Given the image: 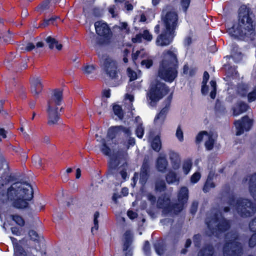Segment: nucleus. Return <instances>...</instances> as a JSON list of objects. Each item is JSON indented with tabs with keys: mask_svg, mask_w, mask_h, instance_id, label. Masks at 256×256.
Wrapping results in <instances>:
<instances>
[{
	"mask_svg": "<svg viewBox=\"0 0 256 256\" xmlns=\"http://www.w3.org/2000/svg\"><path fill=\"white\" fill-rule=\"evenodd\" d=\"M246 181H248L250 192H256V173L246 177Z\"/></svg>",
	"mask_w": 256,
	"mask_h": 256,
	"instance_id": "obj_27",
	"label": "nucleus"
},
{
	"mask_svg": "<svg viewBox=\"0 0 256 256\" xmlns=\"http://www.w3.org/2000/svg\"><path fill=\"white\" fill-rule=\"evenodd\" d=\"M101 64L102 70L110 79L114 81L119 79L118 64L114 60L108 56L104 55L102 57Z\"/></svg>",
	"mask_w": 256,
	"mask_h": 256,
	"instance_id": "obj_8",
	"label": "nucleus"
},
{
	"mask_svg": "<svg viewBox=\"0 0 256 256\" xmlns=\"http://www.w3.org/2000/svg\"><path fill=\"white\" fill-rule=\"evenodd\" d=\"M168 166V162L165 156H160L156 162V168L158 170L164 173L167 168Z\"/></svg>",
	"mask_w": 256,
	"mask_h": 256,
	"instance_id": "obj_22",
	"label": "nucleus"
},
{
	"mask_svg": "<svg viewBox=\"0 0 256 256\" xmlns=\"http://www.w3.org/2000/svg\"><path fill=\"white\" fill-rule=\"evenodd\" d=\"M232 56L236 62L240 61L242 58L241 52H237L236 50H235L234 48L232 50Z\"/></svg>",
	"mask_w": 256,
	"mask_h": 256,
	"instance_id": "obj_47",
	"label": "nucleus"
},
{
	"mask_svg": "<svg viewBox=\"0 0 256 256\" xmlns=\"http://www.w3.org/2000/svg\"><path fill=\"white\" fill-rule=\"evenodd\" d=\"M168 155L173 169L175 170L178 169L180 164V160L178 154L173 151H170Z\"/></svg>",
	"mask_w": 256,
	"mask_h": 256,
	"instance_id": "obj_23",
	"label": "nucleus"
},
{
	"mask_svg": "<svg viewBox=\"0 0 256 256\" xmlns=\"http://www.w3.org/2000/svg\"><path fill=\"white\" fill-rule=\"evenodd\" d=\"M200 174L199 172H196L191 176L190 182L192 183H196L200 180Z\"/></svg>",
	"mask_w": 256,
	"mask_h": 256,
	"instance_id": "obj_57",
	"label": "nucleus"
},
{
	"mask_svg": "<svg viewBox=\"0 0 256 256\" xmlns=\"http://www.w3.org/2000/svg\"><path fill=\"white\" fill-rule=\"evenodd\" d=\"M160 65L178 68V60L176 54L170 50H168L164 54V58Z\"/></svg>",
	"mask_w": 256,
	"mask_h": 256,
	"instance_id": "obj_17",
	"label": "nucleus"
},
{
	"mask_svg": "<svg viewBox=\"0 0 256 256\" xmlns=\"http://www.w3.org/2000/svg\"><path fill=\"white\" fill-rule=\"evenodd\" d=\"M249 227L252 231L256 232V216L250 222Z\"/></svg>",
	"mask_w": 256,
	"mask_h": 256,
	"instance_id": "obj_60",
	"label": "nucleus"
},
{
	"mask_svg": "<svg viewBox=\"0 0 256 256\" xmlns=\"http://www.w3.org/2000/svg\"><path fill=\"white\" fill-rule=\"evenodd\" d=\"M142 38L148 41H150L152 38V36L148 30H144L142 34Z\"/></svg>",
	"mask_w": 256,
	"mask_h": 256,
	"instance_id": "obj_54",
	"label": "nucleus"
},
{
	"mask_svg": "<svg viewBox=\"0 0 256 256\" xmlns=\"http://www.w3.org/2000/svg\"><path fill=\"white\" fill-rule=\"evenodd\" d=\"M34 193H2V200L3 202L14 201L13 206L18 209L28 207V201L33 198Z\"/></svg>",
	"mask_w": 256,
	"mask_h": 256,
	"instance_id": "obj_6",
	"label": "nucleus"
},
{
	"mask_svg": "<svg viewBox=\"0 0 256 256\" xmlns=\"http://www.w3.org/2000/svg\"><path fill=\"white\" fill-rule=\"evenodd\" d=\"M155 190L163 192L166 190V184L164 180L158 178L155 182Z\"/></svg>",
	"mask_w": 256,
	"mask_h": 256,
	"instance_id": "obj_34",
	"label": "nucleus"
},
{
	"mask_svg": "<svg viewBox=\"0 0 256 256\" xmlns=\"http://www.w3.org/2000/svg\"><path fill=\"white\" fill-rule=\"evenodd\" d=\"M248 104L244 102H240L238 104V108H232L233 115L238 116L248 110Z\"/></svg>",
	"mask_w": 256,
	"mask_h": 256,
	"instance_id": "obj_30",
	"label": "nucleus"
},
{
	"mask_svg": "<svg viewBox=\"0 0 256 256\" xmlns=\"http://www.w3.org/2000/svg\"><path fill=\"white\" fill-rule=\"evenodd\" d=\"M166 179L168 184H172L179 181L177 174L170 170L166 176Z\"/></svg>",
	"mask_w": 256,
	"mask_h": 256,
	"instance_id": "obj_31",
	"label": "nucleus"
},
{
	"mask_svg": "<svg viewBox=\"0 0 256 256\" xmlns=\"http://www.w3.org/2000/svg\"><path fill=\"white\" fill-rule=\"evenodd\" d=\"M211 86V92L210 93V98L214 99L216 96V84L214 80H211L210 82Z\"/></svg>",
	"mask_w": 256,
	"mask_h": 256,
	"instance_id": "obj_42",
	"label": "nucleus"
},
{
	"mask_svg": "<svg viewBox=\"0 0 256 256\" xmlns=\"http://www.w3.org/2000/svg\"><path fill=\"white\" fill-rule=\"evenodd\" d=\"M190 1V0H182V5L184 11H186L188 7Z\"/></svg>",
	"mask_w": 256,
	"mask_h": 256,
	"instance_id": "obj_64",
	"label": "nucleus"
},
{
	"mask_svg": "<svg viewBox=\"0 0 256 256\" xmlns=\"http://www.w3.org/2000/svg\"><path fill=\"white\" fill-rule=\"evenodd\" d=\"M169 106L170 104H166L155 118L154 122L156 124L161 125L163 123L168 112Z\"/></svg>",
	"mask_w": 256,
	"mask_h": 256,
	"instance_id": "obj_24",
	"label": "nucleus"
},
{
	"mask_svg": "<svg viewBox=\"0 0 256 256\" xmlns=\"http://www.w3.org/2000/svg\"><path fill=\"white\" fill-rule=\"evenodd\" d=\"M234 124L236 129V134L240 136L243 134L244 130L248 131L250 130L252 124V121L246 116L241 120L236 121Z\"/></svg>",
	"mask_w": 256,
	"mask_h": 256,
	"instance_id": "obj_14",
	"label": "nucleus"
},
{
	"mask_svg": "<svg viewBox=\"0 0 256 256\" xmlns=\"http://www.w3.org/2000/svg\"><path fill=\"white\" fill-rule=\"evenodd\" d=\"M156 251L159 254H162L164 252V248L160 244H156L154 245Z\"/></svg>",
	"mask_w": 256,
	"mask_h": 256,
	"instance_id": "obj_62",
	"label": "nucleus"
},
{
	"mask_svg": "<svg viewBox=\"0 0 256 256\" xmlns=\"http://www.w3.org/2000/svg\"><path fill=\"white\" fill-rule=\"evenodd\" d=\"M58 18L57 16H56V17H52L51 18H50V19H44V22L40 24V25L38 27V26H35L36 28H46V26H47L51 22H52L54 21L56 18Z\"/></svg>",
	"mask_w": 256,
	"mask_h": 256,
	"instance_id": "obj_44",
	"label": "nucleus"
},
{
	"mask_svg": "<svg viewBox=\"0 0 256 256\" xmlns=\"http://www.w3.org/2000/svg\"><path fill=\"white\" fill-rule=\"evenodd\" d=\"M136 134L138 138H142L144 134V127L142 126V123H139L138 124L136 130Z\"/></svg>",
	"mask_w": 256,
	"mask_h": 256,
	"instance_id": "obj_39",
	"label": "nucleus"
},
{
	"mask_svg": "<svg viewBox=\"0 0 256 256\" xmlns=\"http://www.w3.org/2000/svg\"><path fill=\"white\" fill-rule=\"evenodd\" d=\"M236 210L240 217L248 218L256 212V204L248 199H240L236 202Z\"/></svg>",
	"mask_w": 256,
	"mask_h": 256,
	"instance_id": "obj_9",
	"label": "nucleus"
},
{
	"mask_svg": "<svg viewBox=\"0 0 256 256\" xmlns=\"http://www.w3.org/2000/svg\"><path fill=\"white\" fill-rule=\"evenodd\" d=\"M254 16L252 12L242 5L239 9V18L238 24L228 30V34L234 38H250L252 40L255 35Z\"/></svg>",
	"mask_w": 256,
	"mask_h": 256,
	"instance_id": "obj_2",
	"label": "nucleus"
},
{
	"mask_svg": "<svg viewBox=\"0 0 256 256\" xmlns=\"http://www.w3.org/2000/svg\"><path fill=\"white\" fill-rule=\"evenodd\" d=\"M46 42L48 44V47L50 49H53L54 45L58 44V41L55 38L48 36L46 39Z\"/></svg>",
	"mask_w": 256,
	"mask_h": 256,
	"instance_id": "obj_38",
	"label": "nucleus"
},
{
	"mask_svg": "<svg viewBox=\"0 0 256 256\" xmlns=\"http://www.w3.org/2000/svg\"><path fill=\"white\" fill-rule=\"evenodd\" d=\"M126 194H122L120 193H114L112 196V200L116 203H118V200L122 198L124 196H126Z\"/></svg>",
	"mask_w": 256,
	"mask_h": 256,
	"instance_id": "obj_50",
	"label": "nucleus"
},
{
	"mask_svg": "<svg viewBox=\"0 0 256 256\" xmlns=\"http://www.w3.org/2000/svg\"><path fill=\"white\" fill-rule=\"evenodd\" d=\"M177 69L160 64L158 72V76L166 82H172L177 77Z\"/></svg>",
	"mask_w": 256,
	"mask_h": 256,
	"instance_id": "obj_11",
	"label": "nucleus"
},
{
	"mask_svg": "<svg viewBox=\"0 0 256 256\" xmlns=\"http://www.w3.org/2000/svg\"><path fill=\"white\" fill-rule=\"evenodd\" d=\"M178 14L174 11L162 12V21L164 24V30L175 32L178 24Z\"/></svg>",
	"mask_w": 256,
	"mask_h": 256,
	"instance_id": "obj_10",
	"label": "nucleus"
},
{
	"mask_svg": "<svg viewBox=\"0 0 256 256\" xmlns=\"http://www.w3.org/2000/svg\"><path fill=\"white\" fill-rule=\"evenodd\" d=\"M201 236L199 234H196L194 236V242L196 246L199 247L200 244Z\"/></svg>",
	"mask_w": 256,
	"mask_h": 256,
	"instance_id": "obj_58",
	"label": "nucleus"
},
{
	"mask_svg": "<svg viewBox=\"0 0 256 256\" xmlns=\"http://www.w3.org/2000/svg\"><path fill=\"white\" fill-rule=\"evenodd\" d=\"M100 216V213L98 212H96L94 215V226L92 227L91 229L92 232H93L94 229L96 230H98V218Z\"/></svg>",
	"mask_w": 256,
	"mask_h": 256,
	"instance_id": "obj_46",
	"label": "nucleus"
},
{
	"mask_svg": "<svg viewBox=\"0 0 256 256\" xmlns=\"http://www.w3.org/2000/svg\"><path fill=\"white\" fill-rule=\"evenodd\" d=\"M216 111L219 114H223L226 112V108L220 102L216 101L215 106Z\"/></svg>",
	"mask_w": 256,
	"mask_h": 256,
	"instance_id": "obj_43",
	"label": "nucleus"
},
{
	"mask_svg": "<svg viewBox=\"0 0 256 256\" xmlns=\"http://www.w3.org/2000/svg\"><path fill=\"white\" fill-rule=\"evenodd\" d=\"M58 108L52 106L50 104L47 106L46 112L48 114V124L49 126L56 124L60 118V113L58 112Z\"/></svg>",
	"mask_w": 256,
	"mask_h": 256,
	"instance_id": "obj_16",
	"label": "nucleus"
},
{
	"mask_svg": "<svg viewBox=\"0 0 256 256\" xmlns=\"http://www.w3.org/2000/svg\"><path fill=\"white\" fill-rule=\"evenodd\" d=\"M95 70V67L94 65H86L82 69L84 72L86 74H92Z\"/></svg>",
	"mask_w": 256,
	"mask_h": 256,
	"instance_id": "obj_48",
	"label": "nucleus"
},
{
	"mask_svg": "<svg viewBox=\"0 0 256 256\" xmlns=\"http://www.w3.org/2000/svg\"><path fill=\"white\" fill-rule=\"evenodd\" d=\"M128 76L130 78V81H132L136 78L137 74L135 72L133 71L130 68H128Z\"/></svg>",
	"mask_w": 256,
	"mask_h": 256,
	"instance_id": "obj_52",
	"label": "nucleus"
},
{
	"mask_svg": "<svg viewBox=\"0 0 256 256\" xmlns=\"http://www.w3.org/2000/svg\"><path fill=\"white\" fill-rule=\"evenodd\" d=\"M174 34V32L164 29L162 34L158 36L156 40V44L161 46L169 45L172 41Z\"/></svg>",
	"mask_w": 256,
	"mask_h": 256,
	"instance_id": "obj_15",
	"label": "nucleus"
},
{
	"mask_svg": "<svg viewBox=\"0 0 256 256\" xmlns=\"http://www.w3.org/2000/svg\"><path fill=\"white\" fill-rule=\"evenodd\" d=\"M94 26L96 32L98 36L109 38L110 30L106 24L96 22L94 24Z\"/></svg>",
	"mask_w": 256,
	"mask_h": 256,
	"instance_id": "obj_19",
	"label": "nucleus"
},
{
	"mask_svg": "<svg viewBox=\"0 0 256 256\" xmlns=\"http://www.w3.org/2000/svg\"><path fill=\"white\" fill-rule=\"evenodd\" d=\"M188 199V193H178V202L171 204L169 197L166 194H164L159 197L157 204L160 208H168L170 210H173L176 212H179L184 208Z\"/></svg>",
	"mask_w": 256,
	"mask_h": 256,
	"instance_id": "obj_5",
	"label": "nucleus"
},
{
	"mask_svg": "<svg viewBox=\"0 0 256 256\" xmlns=\"http://www.w3.org/2000/svg\"><path fill=\"white\" fill-rule=\"evenodd\" d=\"M214 173L210 172L208 176L206 181L204 184L203 190L206 192L212 190L215 187V184L212 182Z\"/></svg>",
	"mask_w": 256,
	"mask_h": 256,
	"instance_id": "obj_29",
	"label": "nucleus"
},
{
	"mask_svg": "<svg viewBox=\"0 0 256 256\" xmlns=\"http://www.w3.org/2000/svg\"><path fill=\"white\" fill-rule=\"evenodd\" d=\"M238 240L239 235L236 232L232 231L226 234L223 248L224 256H242L244 246Z\"/></svg>",
	"mask_w": 256,
	"mask_h": 256,
	"instance_id": "obj_3",
	"label": "nucleus"
},
{
	"mask_svg": "<svg viewBox=\"0 0 256 256\" xmlns=\"http://www.w3.org/2000/svg\"><path fill=\"white\" fill-rule=\"evenodd\" d=\"M214 253V248L210 244L204 246L198 252L197 256H212Z\"/></svg>",
	"mask_w": 256,
	"mask_h": 256,
	"instance_id": "obj_26",
	"label": "nucleus"
},
{
	"mask_svg": "<svg viewBox=\"0 0 256 256\" xmlns=\"http://www.w3.org/2000/svg\"><path fill=\"white\" fill-rule=\"evenodd\" d=\"M10 238L14 245V256H28L23 248L16 242L17 240L14 238Z\"/></svg>",
	"mask_w": 256,
	"mask_h": 256,
	"instance_id": "obj_25",
	"label": "nucleus"
},
{
	"mask_svg": "<svg viewBox=\"0 0 256 256\" xmlns=\"http://www.w3.org/2000/svg\"><path fill=\"white\" fill-rule=\"evenodd\" d=\"M41 190L35 184L32 185L26 182H16L13 183L8 188V192H38Z\"/></svg>",
	"mask_w": 256,
	"mask_h": 256,
	"instance_id": "obj_12",
	"label": "nucleus"
},
{
	"mask_svg": "<svg viewBox=\"0 0 256 256\" xmlns=\"http://www.w3.org/2000/svg\"><path fill=\"white\" fill-rule=\"evenodd\" d=\"M62 100V90L60 89H54L52 91L50 98L47 102V106L50 104L52 106H57L60 105Z\"/></svg>",
	"mask_w": 256,
	"mask_h": 256,
	"instance_id": "obj_18",
	"label": "nucleus"
},
{
	"mask_svg": "<svg viewBox=\"0 0 256 256\" xmlns=\"http://www.w3.org/2000/svg\"><path fill=\"white\" fill-rule=\"evenodd\" d=\"M206 140L205 142V146L208 150H211L214 147V144L215 141L216 136L212 133H208L204 132Z\"/></svg>",
	"mask_w": 256,
	"mask_h": 256,
	"instance_id": "obj_28",
	"label": "nucleus"
},
{
	"mask_svg": "<svg viewBox=\"0 0 256 256\" xmlns=\"http://www.w3.org/2000/svg\"><path fill=\"white\" fill-rule=\"evenodd\" d=\"M142 34H139L136 36L134 38H132V41L133 42H140L142 40Z\"/></svg>",
	"mask_w": 256,
	"mask_h": 256,
	"instance_id": "obj_63",
	"label": "nucleus"
},
{
	"mask_svg": "<svg viewBox=\"0 0 256 256\" xmlns=\"http://www.w3.org/2000/svg\"><path fill=\"white\" fill-rule=\"evenodd\" d=\"M12 220L16 222V223L20 226H23L24 225V220L22 218L18 215H11Z\"/></svg>",
	"mask_w": 256,
	"mask_h": 256,
	"instance_id": "obj_40",
	"label": "nucleus"
},
{
	"mask_svg": "<svg viewBox=\"0 0 256 256\" xmlns=\"http://www.w3.org/2000/svg\"><path fill=\"white\" fill-rule=\"evenodd\" d=\"M121 132H122L125 135L128 136H130L132 134V132L130 128L124 127L122 126H118L110 127L108 129L106 137L108 138L111 140L113 143L116 144V140H114Z\"/></svg>",
	"mask_w": 256,
	"mask_h": 256,
	"instance_id": "obj_13",
	"label": "nucleus"
},
{
	"mask_svg": "<svg viewBox=\"0 0 256 256\" xmlns=\"http://www.w3.org/2000/svg\"><path fill=\"white\" fill-rule=\"evenodd\" d=\"M176 136L180 141H182L183 140V132L181 130L180 126H178L177 128Z\"/></svg>",
	"mask_w": 256,
	"mask_h": 256,
	"instance_id": "obj_61",
	"label": "nucleus"
},
{
	"mask_svg": "<svg viewBox=\"0 0 256 256\" xmlns=\"http://www.w3.org/2000/svg\"><path fill=\"white\" fill-rule=\"evenodd\" d=\"M152 148L156 152H159L161 148L162 144L160 138L158 136H156L152 142Z\"/></svg>",
	"mask_w": 256,
	"mask_h": 256,
	"instance_id": "obj_36",
	"label": "nucleus"
},
{
	"mask_svg": "<svg viewBox=\"0 0 256 256\" xmlns=\"http://www.w3.org/2000/svg\"><path fill=\"white\" fill-rule=\"evenodd\" d=\"M28 235L32 240L34 241H38V240L39 236L36 231L34 230H30Z\"/></svg>",
	"mask_w": 256,
	"mask_h": 256,
	"instance_id": "obj_49",
	"label": "nucleus"
},
{
	"mask_svg": "<svg viewBox=\"0 0 256 256\" xmlns=\"http://www.w3.org/2000/svg\"><path fill=\"white\" fill-rule=\"evenodd\" d=\"M15 180V178L14 176L12 175H8V174L2 175L0 177V189H2V188L4 186V184L8 182H12Z\"/></svg>",
	"mask_w": 256,
	"mask_h": 256,
	"instance_id": "obj_35",
	"label": "nucleus"
},
{
	"mask_svg": "<svg viewBox=\"0 0 256 256\" xmlns=\"http://www.w3.org/2000/svg\"><path fill=\"white\" fill-rule=\"evenodd\" d=\"M113 110L116 115L120 119H122L124 117V113L121 107L118 105H114L113 106Z\"/></svg>",
	"mask_w": 256,
	"mask_h": 256,
	"instance_id": "obj_41",
	"label": "nucleus"
},
{
	"mask_svg": "<svg viewBox=\"0 0 256 256\" xmlns=\"http://www.w3.org/2000/svg\"><path fill=\"white\" fill-rule=\"evenodd\" d=\"M51 0H44L41 4H40L36 8L37 10L43 12L47 10L50 8V4Z\"/></svg>",
	"mask_w": 256,
	"mask_h": 256,
	"instance_id": "obj_37",
	"label": "nucleus"
},
{
	"mask_svg": "<svg viewBox=\"0 0 256 256\" xmlns=\"http://www.w3.org/2000/svg\"><path fill=\"white\" fill-rule=\"evenodd\" d=\"M208 227L212 234L218 236L222 232L226 231L230 226V223L220 214L214 215L211 220H206Z\"/></svg>",
	"mask_w": 256,
	"mask_h": 256,
	"instance_id": "obj_7",
	"label": "nucleus"
},
{
	"mask_svg": "<svg viewBox=\"0 0 256 256\" xmlns=\"http://www.w3.org/2000/svg\"><path fill=\"white\" fill-rule=\"evenodd\" d=\"M105 38H102L97 37L94 42L95 44L102 46L103 44H106L107 42V40Z\"/></svg>",
	"mask_w": 256,
	"mask_h": 256,
	"instance_id": "obj_56",
	"label": "nucleus"
},
{
	"mask_svg": "<svg viewBox=\"0 0 256 256\" xmlns=\"http://www.w3.org/2000/svg\"><path fill=\"white\" fill-rule=\"evenodd\" d=\"M169 92V89L166 84L155 78L151 82L150 88L147 93V98L150 101L149 104L155 106L156 103L166 95Z\"/></svg>",
	"mask_w": 256,
	"mask_h": 256,
	"instance_id": "obj_4",
	"label": "nucleus"
},
{
	"mask_svg": "<svg viewBox=\"0 0 256 256\" xmlns=\"http://www.w3.org/2000/svg\"><path fill=\"white\" fill-rule=\"evenodd\" d=\"M237 72H236L234 68L230 66L228 68V70H226V74L228 76H234L235 75H236Z\"/></svg>",
	"mask_w": 256,
	"mask_h": 256,
	"instance_id": "obj_55",
	"label": "nucleus"
},
{
	"mask_svg": "<svg viewBox=\"0 0 256 256\" xmlns=\"http://www.w3.org/2000/svg\"><path fill=\"white\" fill-rule=\"evenodd\" d=\"M100 142L102 144L100 148L102 152L104 155L110 157L108 175L112 176L121 182L126 180L128 178L126 168L127 163L124 162L120 166L119 165L120 161L126 160L128 157L127 152L122 150H113L112 152L111 149L108 146L104 138H101Z\"/></svg>",
	"mask_w": 256,
	"mask_h": 256,
	"instance_id": "obj_1",
	"label": "nucleus"
},
{
	"mask_svg": "<svg viewBox=\"0 0 256 256\" xmlns=\"http://www.w3.org/2000/svg\"><path fill=\"white\" fill-rule=\"evenodd\" d=\"M141 64L142 66H145L147 68H150L152 64V60H144L142 61Z\"/></svg>",
	"mask_w": 256,
	"mask_h": 256,
	"instance_id": "obj_59",
	"label": "nucleus"
},
{
	"mask_svg": "<svg viewBox=\"0 0 256 256\" xmlns=\"http://www.w3.org/2000/svg\"><path fill=\"white\" fill-rule=\"evenodd\" d=\"M192 166V162L190 160H187L185 162L182 166L183 170L186 174H187Z\"/></svg>",
	"mask_w": 256,
	"mask_h": 256,
	"instance_id": "obj_45",
	"label": "nucleus"
},
{
	"mask_svg": "<svg viewBox=\"0 0 256 256\" xmlns=\"http://www.w3.org/2000/svg\"><path fill=\"white\" fill-rule=\"evenodd\" d=\"M132 242V236L130 231H126L124 234L123 250H127Z\"/></svg>",
	"mask_w": 256,
	"mask_h": 256,
	"instance_id": "obj_32",
	"label": "nucleus"
},
{
	"mask_svg": "<svg viewBox=\"0 0 256 256\" xmlns=\"http://www.w3.org/2000/svg\"><path fill=\"white\" fill-rule=\"evenodd\" d=\"M149 164H148V160H144L142 167L141 168V170L140 174V182L142 184H144L146 183L149 176Z\"/></svg>",
	"mask_w": 256,
	"mask_h": 256,
	"instance_id": "obj_21",
	"label": "nucleus"
},
{
	"mask_svg": "<svg viewBox=\"0 0 256 256\" xmlns=\"http://www.w3.org/2000/svg\"><path fill=\"white\" fill-rule=\"evenodd\" d=\"M31 92L35 96H38L42 90L41 80L38 78H33L31 79Z\"/></svg>",
	"mask_w": 256,
	"mask_h": 256,
	"instance_id": "obj_20",
	"label": "nucleus"
},
{
	"mask_svg": "<svg viewBox=\"0 0 256 256\" xmlns=\"http://www.w3.org/2000/svg\"><path fill=\"white\" fill-rule=\"evenodd\" d=\"M248 91V87L247 84L242 83L238 85L236 92L240 96H246Z\"/></svg>",
	"mask_w": 256,
	"mask_h": 256,
	"instance_id": "obj_33",
	"label": "nucleus"
},
{
	"mask_svg": "<svg viewBox=\"0 0 256 256\" xmlns=\"http://www.w3.org/2000/svg\"><path fill=\"white\" fill-rule=\"evenodd\" d=\"M248 100L250 102H253L256 99V88L252 92H250L248 95Z\"/></svg>",
	"mask_w": 256,
	"mask_h": 256,
	"instance_id": "obj_53",
	"label": "nucleus"
},
{
	"mask_svg": "<svg viewBox=\"0 0 256 256\" xmlns=\"http://www.w3.org/2000/svg\"><path fill=\"white\" fill-rule=\"evenodd\" d=\"M248 246L250 248H254L256 246V233L254 234L248 240Z\"/></svg>",
	"mask_w": 256,
	"mask_h": 256,
	"instance_id": "obj_51",
	"label": "nucleus"
}]
</instances>
